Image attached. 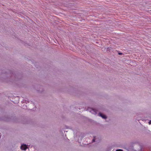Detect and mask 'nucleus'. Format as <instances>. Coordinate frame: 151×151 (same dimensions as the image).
Segmentation results:
<instances>
[{"label":"nucleus","mask_w":151,"mask_h":151,"mask_svg":"<svg viewBox=\"0 0 151 151\" xmlns=\"http://www.w3.org/2000/svg\"><path fill=\"white\" fill-rule=\"evenodd\" d=\"M27 148V146L26 145L23 144L21 146V149L22 150H25Z\"/></svg>","instance_id":"obj_1"},{"label":"nucleus","mask_w":151,"mask_h":151,"mask_svg":"<svg viewBox=\"0 0 151 151\" xmlns=\"http://www.w3.org/2000/svg\"><path fill=\"white\" fill-rule=\"evenodd\" d=\"M100 116L103 118L105 119L106 118V117L105 115L101 114Z\"/></svg>","instance_id":"obj_2"},{"label":"nucleus","mask_w":151,"mask_h":151,"mask_svg":"<svg viewBox=\"0 0 151 151\" xmlns=\"http://www.w3.org/2000/svg\"><path fill=\"white\" fill-rule=\"evenodd\" d=\"M116 151H123L122 150H116Z\"/></svg>","instance_id":"obj_3"},{"label":"nucleus","mask_w":151,"mask_h":151,"mask_svg":"<svg viewBox=\"0 0 151 151\" xmlns=\"http://www.w3.org/2000/svg\"><path fill=\"white\" fill-rule=\"evenodd\" d=\"M149 124H151V121H150L149 122Z\"/></svg>","instance_id":"obj_4"},{"label":"nucleus","mask_w":151,"mask_h":151,"mask_svg":"<svg viewBox=\"0 0 151 151\" xmlns=\"http://www.w3.org/2000/svg\"><path fill=\"white\" fill-rule=\"evenodd\" d=\"M119 55H121V54H122V53H119Z\"/></svg>","instance_id":"obj_5"}]
</instances>
